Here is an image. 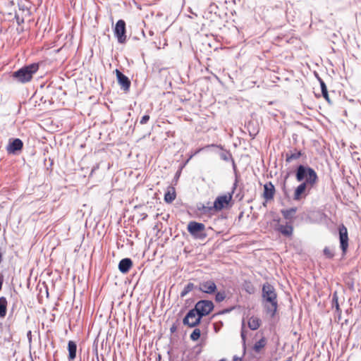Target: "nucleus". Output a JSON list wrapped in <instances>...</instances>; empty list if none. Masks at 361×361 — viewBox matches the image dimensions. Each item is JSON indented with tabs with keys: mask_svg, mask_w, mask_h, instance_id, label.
I'll return each mask as SVG.
<instances>
[{
	"mask_svg": "<svg viewBox=\"0 0 361 361\" xmlns=\"http://www.w3.org/2000/svg\"><path fill=\"white\" fill-rule=\"evenodd\" d=\"M338 233L340 247L343 255H345L348 251L349 238L347 228L344 224H342L338 226Z\"/></svg>",
	"mask_w": 361,
	"mask_h": 361,
	"instance_id": "423d86ee",
	"label": "nucleus"
},
{
	"mask_svg": "<svg viewBox=\"0 0 361 361\" xmlns=\"http://www.w3.org/2000/svg\"><path fill=\"white\" fill-rule=\"evenodd\" d=\"M201 336V331L199 329H195L191 333L190 338L193 341H197Z\"/></svg>",
	"mask_w": 361,
	"mask_h": 361,
	"instance_id": "c85d7f7f",
	"label": "nucleus"
},
{
	"mask_svg": "<svg viewBox=\"0 0 361 361\" xmlns=\"http://www.w3.org/2000/svg\"><path fill=\"white\" fill-rule=\"evenodd\" d=\"M313 73H314V76L316 77V71H314Z\"/></svg>",
	"mask_w": 361,
	"mask_h": 361,
	"instance_id": "09e8293b",
	"label": "nucleus"
},
{
	"mask_svg": "<svg viewBox=\"0 0 361 361\" xmlns=\"http://www.w3.org/2000/svg\"><path fill=\"white\" fill-rule=\"evenodd\" d=\"M285 361H292V357H289Z\"/></svg>",
	"mask_w": 361,
	"mask_h": 361,
	"instance_id": "c03bdc74",
	"label": "nucleus"
},
{
	"mask_svg": "<svg viewBox=\"0 0 361 361\" xmlns=\"http://www.w3.org/2000/svg\"><path fill=\"white\" fill-rule=\"evenodd\" d=\"M262 298L264 302V307L266 312L271 317H274L278 309V301L276 290L271 284L269 283L263 284L262 289Z\"/></svg>",
	"mask_w": 361,
	"mask_h": 361,
	"instance_id": "f257e3e1",
	"label": "nucleus"
},
{
	"mask_svg": "<svg viewBox=\"0 0 361 361\" xmlns=\"http://www.w3.org/2000/svg\"><path fill=\"white\" fill-rule=\"evenodd\" d=\"M275 229L286 237L292 235L293 231V227L289 223H286L285 225L279 224Z\"/></svg>",
	"mask_w": 361,
	"mask_h": 361,
	"instance_id": "f3484780",
	"label": "nucleus"
},
{
	"mask_svg": "<svg viewBox=\"0 0 361 361\" xmlns=\"http://www.w3.org/2000/svg\"><path fill=\"white\" fill-rule=\"evenodd\" d=\"M302 154L300 151L297 149H294L293 151L290 150L286 154V161L287 163H290L294 160L298 159L301 157Z\"/></svg>",
	"mask_w": 361,
	"mask_h": 361,
	"instance_id": "6ab92c4d",
	"label": "nucleus"
},
{
	"mask_svg": "<svg viewBox=\"0 0 361 361\" xmlns=\"http://www.w3.org/2000/svg\"><path fill=\"white\" fill-rule=\"evenodd\" d=\"M176 326L175 325H173L171 329H170V331L171 333H174L176 331Z\"/></svg>",
	"mask_w": 361,
	"mask_h": 361,
	"instance_id": "ea45409f",
	"label": "nucleus"
},
{
	"mask_svg": "<svg viewBox=\"0 0 361 361\" xmlns=\"http://www.w3.org/2000/svg\"><path fill=\"white\" fill-rule=\"evenodd\" d=\"M214 305L212 300H200L195 305L193 309L197 314V319L209 314L214 310Z\"/></svg>",
	"mask_w": 361,
	"mask_h": 361,
	"instance_id": "20e7f679",
	"label": "nucleus"
},
{
	"mask_svg": "<svg viewBox=\"0 0 361 361\" xmlns=\"http://www.w3.org/2000/svg\"><path fill=\"white\" fill-rule=\"evenodd\" d=\"M30 334H31V331H29V332L27 333V336H28V337H29V336H30Z\"/></svg>",
	"mask_w": 361,
	"mask_h": 361,
	"instance_id": "de8ad7c7",
	"label": "nucleus"
},
{
	"mask_svg": "<svg viewBox=\"0 0 361 361\" xmlns=\"http://www.w3.org/2000/svg\"><path fill=\"white\" fill-rule=\"evenodd\" d=\"M176 192L173 188L169 190L164 195V201L166 203H171L176 198Z\"/></svg>",
	"mask_w": 361,
	"mask_h": 361,
	"instance_id": "b1692460",
	"label": "nucleus"
},
{
	"mask_svg": "<svg viewBox=\"0 0 361 361\" xmlns=\"http://www.w3.org/2000/svg\"><path fill=\"white\" fill-rule=\"evenodd\" d=\"M297 209L295 207H291L288 209L281 210V214L284 219L287 220H291L296 213Z\"/></svg>",
	"mask_w": 361,
	"mask_h": 361,
	"instance_id": "4be33fe9",
	"label": "nucleus"
},
{
	"mask_svg": "<svg viewBox=\"0 0 361 361\" xmlns=\"http://www.w3.org/2000/svg\"><path fill=\"white\" fill-rule=\"evenodd\" d=\"M233 309V307L228 308V309H225V310H222L219 314H224V313L230 312Z\"/></svg>",
	"mask_w": 361,
	"mask_h": 361,
	"instance_id": "58836bf2",
	"label": "nucleus"
},
{
	"mask_svg": "<svg viewBox=\"0 0 361 361\" xmlns=\"http://www.w3.org/2000/svg\"><path fill=\"white\" fill-rule=\"evenodd\" d=\"M97 169H99V165H97V166H94V167H93V169H92V173L93 171H94L95 170H97Z\"/></svg>",
	"mask_w": 361,
	"mask_h": 361,
	"instance_id": "79ce46f5",
	"label": "nucleus"
},
{
	"mask_svg": "<svg viewBox=\"0 0 361 361\" xmlns=\"http://www.w3.org/2000/svg\"><path fill=\"white\" fill-rule=\"evenodd\" d=\"M261 324V320L257 317H251L248 320V327L251 330H257Z\"/></svg>",
	"mask_w": 361,
	"mask_h": 361,
	"instance_id": "aec40b11",
	"label": "nucleus"
},
{
	"mask_svg": "<svg viewBox=\"0 0 361 361\" xmlns=\"http://www.w3.org/2000/svg\"><path fill=\"white\" fill-rule=\"evenodd\" d=\"M116 74L118 82L121 88L125 91L128 90L131 84L129 78L118 69L116 70Z\"/></svg>",
	"mask_w": 361,
	"mask_h": 361,
	"instance_id": "ddd939ff",
	"label": "nucleus"
},
{
	"mask_svg": "<svg viewBox=\"0 0 361 361\" xmlns=\"http://www.w3.org/2000/svg\"><path fill=\"white\" fill-rule=\"evenodd\" d=\"M3 283H4V276L2 274H0V290L2 288Z\"/></svg>",
	"mask_w": 361,
	"mask_h": 361,
	"instance_id": "4c0bfd02",
	"label": "nucleus"
},
{
	"mask_svg": "<svg viewBox=\"0 0 361 361\" xmlns=\"http://www.w3.org/2000/svg\"><path fill=\"white\" fill-rule=\"evenodd\" d=\"M39 65L38 63H32L25 65L12 73V79L18 83L25 84L32 80L33 75L38 71Z\"/></svg>",
	"mask_w": 361,
	"mask_h": 361,
	"instance_id": "f03ea898",
	"label": "nucleus"
},
{
	"mask_svg": "<svg viewBox=\"0 0 361 361\" xmlns=\"http://www.w3.org/2000/svg\"><path fill=\"white\" fill-rule=\"evenodd\" d=\"M317 80L320 83L322 93L323 97L329 103H331V101H330V99L329 97V94H328V91H327V88H326V86L324 82L318 75H317Z\"/></svg>",
	"mask_w": 361,
	"mask_h": 361,
	"instance_id": "393cba45",
	"label": "nucleus"
},
{
	"mask_svg": "<svg viewBox=\"0 0 361 361\" xmlns=\"http://www.w3.org/2000/svg\"><path fill=\"white\" fill-rule=\"evenodd\" d=\"M23 142L19 138L11 139L6 147L8 154H16L23 149Z\"/></svg>",
	"mask_w": 361,
	"mask_h": 361,
	"instance_id": "9b49d317",
	"label": "nucleus"
},
{
	"mask_svg": "<svg viewBox=\"0 0 361 361\" xmlns=\"http://www.w3.org/2000/svg\"><path fill=\"white\" fill-rule=\"evenodd\" d=\"M115 37L117 38L118 43L123 44L126 41V22L123 20H118L114 29Z\"/></svg>",
	"mask_w": 361,
	"mask_h": 361,
	"instance_id": "6e6552de",
	"label": "nucleus"
},
{
	"mask_svg": "<svg viewBox=\"0 0 361 361\" xmlns=\"http://www.w3.org/2000/svg\"><path fill=\"white\" fill-rule=\"evenodd\" d=\"M323 252L325 257L329 259H331L334 256V250L327 247L324 249Z\"/></svg>",
	"mask_w": 361,
	"mask_h": 361,
	"instance_id": "7c9ffc66",
	"label": "nucleus"
},
{
	"mask_svg": "<svg viewBox=\"0 0 361 361\" xmlns=\"http://www.w3.org/2000/svg\"><path fill=\"white\" fill-rule=\"evenodd\" d=\"M245 290L248 293L251 294L254 292V288L253 286L251 284L250 282L245 283Z\"/></svg>",
	"mask_w": 361,
	"mask_h": 361,
	"instance_id": "2f4dec72",
	"label": "nucleus"
},
{
	"mask_svg": "<svg viewBox=\"0 0 361 361\" xmlns=\"http://www.w3.org/2000/svg\"><path fill=\"white\" fill-rule=\"evenodd\" d=\"M275 193V187L271 182H268L264 185V198L268 201L274 198Z\"/></svg>",
	"mask_w": 361,
	"mask_h": 361,
	"instance_id": "2eb2a0df",
	"label": "nucleus"
},
{
	"mask_svg": "<svg viewBox=\"0 0 361 361\" xmlns=\"http://www.w3.org/2000/svg\"><path fill=\"white\" fill-rule=\"evenodd\" d=\"M202 319H197V314L192 308L190 310L184 318L183 319V324L190 328H195L201 323Z\"/></svg>",
	"mask_w": 361,
	"mask_h": 361,
	"instance_id": "0eeeda50",
	"label": "nucleus"
},
{
	"mask_svg": "<svg viewBox=\"0 0 361 361\" xmlns=\"http://www.w3.org/2000/svg\"><path fill=\"white\" fill-rule=\"evenodd\" d=\"M266 344V341L264 338H262L258 341H257L253 347V349L255 352L258 353L260 351V350L264 347Z\"/></svg>",
	"mask_w": 361,
	"mask_h": 361,
	"instance_id": "bb28decb",
	"label": "nucleus"
},
{
	"mask_svg": "<svg viewBox=\"0 0 361 361\" xmlns=\"http://www.w3.org/2000/svg\"><path fill=\"white\" fill-rule=\"evenodd\" d=\"M232 191L231 193H228V195H224L221 196H218L214 202L213 208L216 211H221L230 202L232 199Z\"/></svg>",
	"mask_w": 361,
	"mask_h": 361,
	"instance_id": "9d476101",
	"label": "nucleus"
},
{
	"mask_svg": "<svg viewBox=\"0 0 361 361\" xmlns=\"http://www.w3.org/2000/svg\"><path fill=\"white\" fill-rule=\"evenodd\" d=\"M240 360V358H239V357H237L236 355H235V356L233 357V360H234V361H237V360Z\"/></svg>",
	"mask_w": 361,
	"mask_h": 361,
	"instance_id": "37998d69",
	"label": "nucleus"
},
{
	"mask_svg": "<svg viewBox=\"0 0 361 361\" xmlns=\"http://www.w3.org/2000/svg\"><path fill=\"white\" fill-rule=\"evenodd\" d=\"M298 181L304 180L305 183H314L316 182V172L308 166L300 164L295 171Z\"/></svg>",
	"mask_w": 361,
	"mask_h": 361,
	"instance_id": "7ed1b4c3",
	"label": "nucleus"
},
{
	"mask_svg": "<svg viewBox=\"0 0 361 361\" xmlns=\"http://www.w3.org/2000/svg\"><path fill=\"white\" fill-rule=\"evenodd\" d=\"M231 161L232 162L233 169L234 171L235 176V181H234L233 187H232V193H234L235 190H236L238 183V176L237 174V166L235 165L234 159H233Z\"/></svg>",
	"mask_w": 361,
	"mask_h": 361,
	"instance_id": "a878e982",
	"label": "nucleus"
},
{
	"mask_svg": "<svg viewBox=\"0 0 361 361\" xmlns=\"http://www.w3.org/2000/svg\"><path fill=\"white\" fill-rule=\"evenodd\" d=\"M133 267V261L130 258H123L118 263V269L122 274H126Z\"/></svg>",
	"mask_w": 361,
	"mask_h": 361,
	"instance_id": "dca6fc26",
	"label": "nucleus"
},
{
	"mask_svg": "<svg viewBox=\"0 0 361 361\" xmlns=\"http://www.w3.org/2000/svg\"><path fill=\"white\" fill-rule=\"evenodd\" d=\"M250 126H251V123H248V131H249V134L252 137V138H255V136L257 135V134L258 133V130H256L255 128H253V129H250Z\"/></svg>",
	"mask_w": 361,
	"mask_h": 361,
	"instance_id": "473e14b6",
	"label": "nucleus"
},
{
	"mask_svg": "<svg viewBox=\"0 0 361 361\" xmlns=\"http://www.w3.org/2000/svg\"><path fill=\"white\" fill-rule=\"evenodd\" d=\"M226 298L225 291H219L215 295V300L217 302H221Z\"/></svg>",
	"mask_w": 361,
	"mask_h": 361,
	"instance_id": "c756f323",
	"label": "nucleus"
},
{
	"mask_svg": "<svg viewBox=\"0 0 361 361\" xmlns=\"http://www.w3.org/2000/svg\"><path fill=\"white\" fill-rule=\"evenodd\" d=\"M216 289V283L211 280L200 283L197 288V290L207 294L214 293Z\"/></svg>",
	"mask_w": 361,
	"mask_h": 361,
	"instance_id": "f8f14e48",
	"label": "nucleus"
},
{
	"mask_svg": "<svg viewBox=\"0 0 361 361\" xmlns=\"http://www.w3.org/2000/svg\"><path fill=\"white\" fill-rule=\"evenodd\" d=\"M2 255H3V254H2L1 248L0 247V263L2 261Z\"/></svg>",
	"mask_w": 361,
	"mask_h": 361,
	"instance_id": "a19ab883",
	"label": "nucleus"
},
{
	"mask_svg": "<svg viewBox=\"0 0 361 361\" xmlns=\"http://www.w3.org/2000/svg\"><path fill=\"white\" fill-rule=\"evenodd\" d=\"M150 117L149 115H144L140 121V123L142 124V125H144V124H146L149 120Z\"/></svg>",
	"mask_w": 361,
	"mask_h": 361,
	"instance_id": "c9c22d12",
	"label": "nucleus"
},
{
	"mask_svg": "<svg viewBox=\"0 0 361 361\" xmlns=\"http://www.w3.org/2000/svg\"><path fill=\"white\" fill-rule=\"evenodd\" d=\"M244 326H245V322H244V320H243V324H242V329H241L240 336H241V338H242L243 343H245V339H246V334H245V331L244 330Z\"/></svg>",
	"mask_w": 361,
	"mask_h": 361,
	"instance_id": "f704fd0d",
	"label": "nucleus"
},
{
	"mask_svg": "<svg viewBox=\"0 0 361 361\" xmlns=\"http://www.w3.org/2000/svg\"><path fill=\"white\" fill-rule=\"evenodd\" d=\"M219 361H227L225 358L221 359Z\"/></svg>",
	"mask_w": 361,
	"mask_h": 361,
	"instance_id": "49530a36",
	"label": "nucleus"
},
{
	"mask_svg": "<svg viewBox=\"0 0 361 361\" xmlns=\"http://www.w3.org/2000/svg\"><path fill=\"white\" fill-rule=\"evenodd\" d=\"M188 231L197 240H204L207 238L205 233V226L202 223L197 221H190L188 224Z\"/></svg>",
	"mask_w": 361,
	"mask_h": 361,
	"instance_id": "39448f33",
	"label": "nucleus"
},
{
	"mask_svg": "<svg viewBox=\"0 0 361 361\" xmlns=\"http://www.w3.org/2000/svg\"><path fill=\"white\" fill-rule=\"evenodd\" d=\"M314 183L302 182L295 190L293 200L298 201L306 197Z\"/></svg>",
	"mask_w": 361,
	"mask_h": 361,
	"instance_id": "1a4fd4ad",
	"label": "nucleus"
},
{
	"mask_svg": "<svg viewBox=\"0 0 361 361\" xmlns=\"http://www.w3.org/2000/svg\"><path fill=\"white\" fill-rule=\"evenodd\" d=\"M213 209H214L213 206L212 207H207V206H204V204H202L201 207H198V209L200 211H202L204 213L209 212Z\"/></svg>",
	"mask_w": 361,
	"mask_h": 361,
	"instance_id": "72a5a7b5",
	"label": "nucleus"
},
{
	"mask_svg": "<svg viewBox=\"0 0 361 361\" xmlns=\"http://www.w3.org/2000/svg\"><path fill=\"white\" fill-rule=\"evenodd\" d=\"M210 147H216L219 148L221 152H219V157L220 158L225 161H231L233 159V157L230 151L224 149L223 147L221 145H218L215 144L208 145L205 147V148H210Z\"/></svg>",
	"mask_w": 361,
	"mask_h": 361,
	"instance_id": "4468645a",
	"label": "nucleus"
},
{
	"mask_svg": "<svg viewBox=\"0 0 361 361\" xmlns=\"http://www.w3.org/2000/svg\"><path fill=\"white\" fill-rule=\"evenodd\" d=\"M202 150V149H199L198 150H197L195 153V154H197L198 152H200V151Z\"/></svg>",
	"mask_w": 361,
	"mask_h": 361,
	"instance_id": "a18cd8bd",
	"label": "nucleus"
},
{
	"mask_svg": "<svg viewBox=\"0 0 361 361\" xmlns=\"http://www.w3.org/2000/svg\"><path fill=\"white\" fill-rule=\"evenodd\" d=\"M332 307H333V308L336 309V312L338 313H340L341 312V309L339 307V304H338V297H337L336 293H334V295H333V298H332Z\"/></svg>",
	"mask_w": 361,
	"mask_h": 361,
	"instance_id": "cd10ccee",
	"label": "nucleus"
},
{
	"mask_svg": "<svg viewBox=\"0 0 361 361\" xmlns=\"http://www.w3.org/2000/svg\"><path fill=\"white\" fill-rule=\"evenodd\" d=\"M68 360H73L76 357L77 344L73 341H69L68 343Z\"/></svg>",
	"mask_w": 361,
	"mask_h": 361,
	"instance_id": "a211bd4d",
	"label": "nucleus"
},
{
	"mask_svg": "<svg viewBox=\"0 0 361 361\" xmlns=\"http://www.w3.org/2000/svg\"><path fill=\"white\" fill-rule=\"evenodd\" d=\"M319 217L320 221H325L328 218L327 216L324 213L317 212V218Z\"/></svg>",
	"mask_w": 361,
	"mask_h": 361,
	"instance_id": "e433bc0d",
	"label": "nucleus"
},
{
	"mask_svg": "<svg viewBox=\"0 0 361 361\" xmlns=\"http://www.w3.org/2000/svg\"><path fill=\"white\" fill-rule=\"evenodd\" d=\"M7 312V300L5 297L0 298V317H4Z\"/></svg>",
	"mask_w": 361,
	"mask_h": 361,
	"instance_id": "5701e85b",
	"label": "nucleus"
},
{
	"mask_svg": "<svg viewBox=\"0 0 361 361\" xmlns=\"http://www.w3.org/2000/svg\"><path fill=\"white\" fill-rule=\"evenodd\" d=\"M197 286H195L193 283L190 282L184 287L183 290L180 292V297L183 298L185 297L190 292L194 290H197Z\"/></svg>",
	"mask_w": 361,
	"mask_h": 361,
	"instance_id": "412c9836",
	"label": "nucleus"
}]
</instances>
